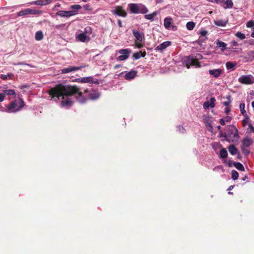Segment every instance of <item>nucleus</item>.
Segmentation results:
<instances>
[{
	"label": "nucleus",
	"mask_w": 254,
	"mask_h": 254,
	"mask_svg": "<svg viewBox=\"0 0 254 254\" xmlns=\"http://www.w3.org/2000/svg\"><path fill=\"white\" fill-rule=\"evenodd\" d=\"M236 65V63H233L230 62H227L226 66L228 69H234V67Z\"/></svg>",
	"instance_id": "nucleus-32"
},
{
	"label": "nucleus",
	"mask_w": 254,
	"mask_h": 254,
	"mask_svg": "<svg viewBox=\"0 0 254 254\" xmlns=\"http://www.w3.org/2000/svg\"><path fill=\"white\" fill-rule=\"evenodd\" d=\"M178 128H179V130H180L181 132H184V130L185 129H184V128H183V127L179 126V127H178Z\"/></svg>",
	"instance_id": "nucleus-54"
},
{
	"label": "nucleus",
	"mask_w": 254,
	"mask_h": 254,
	"mask_svg": "<svg viewBox=\"0 0 254 254\" xmlns=\"http://www.w3.org/2000/svg\"><path fill=\"white\" fill-rule=\"evenodd\" d=\"M172 18L171 17H166L164 20V25L165 27L167 29H169L172 27L173 28L174 26H172Z\"/></svg>",
	"instance_id": "nucleus-15"
},
{
	"label": "nucleus",
	"mask_w": 254,
	"mask_h": 254,
	"mask_svg": "<svg viewBox=\"0 0 254 254\" xmlns=\"http://www.w3.org/2000/svg\"><path fill=\"white\" fill-rule=\"evenodd\" d=\"M227 101H225L223 102V104L227 107H229V105L231 103V100H230V96H228L227 97Z\"/></svg>",
	"instance_id": "nucleus-41"
},
{
	"label": "nucleus",
	"mask_w": 254,
	"mask_h": 254,
	"mask_svg": "<svg viewBox=\"0 0 254 254\" xmlns=\"http://www.w3.org/2000/svg\"><path fill=\"white\" fill-rule=\"evenodd\" d=\"M247 26L249 28H254V21H249L247 23Z\"/></svg>",
	"instance_id": "nucleus-42"
},
{
	"label": "nucleus",
	"mask_w": 254,
	"mask_h": 254,
	"mask_svg": "<svg viewBox=\"0 0 254 254\" xmlns=\"http://www.w3.org/2000/svg\"><path fill=\"white\" fill-rule=\"evenodd\" d=\"M252 106L254 108V101L252 102Z\"/></svg>",
	"instance_id": "nucleus-61"
},
{
	"label": "nucleus",
	"mask_w": 254,
	"mask_h": 254,
	"mask_svg": "<svg viewBox=\"0 0 254 254\" xmlns=\"http://www.w3.org/2000/svg\"><path fill=\"white\" fill-rule=\"evenodd\" d=\"M238 80L243 84H251L254 83V77L251 75H242Z\"/></svg>",
	"instance_id": "nucleus-8"
},
{
	"label": "nucleus",
	"mask_w": 254,
	"mask_h": 254,
	"mask_svg": "<svg viewBox=\"0 0 254 254\" xmlns=\"http://www.w3.org/2000/svg\"><path fill=\"white\" fill-rule=\"evenodd\" d=\"M35 38L36 40H41L43 38V32L41 31H37L35 34Z\"/></svg>",
	"instance_id": "nucleus-27"
},
{
	"label": "nucleus",
	"mask_w": 254,
	"mask_h": 254,
	"mask_svg": "<svg viewBox=\"0 0 254 254\" xmlns=\"http://www.w3.org/2000/svg\"><path fill=\"white\" fill-rule=\"evenodd\" d=\"M71 10L69 11L60 10L57 12V15L61 17H70L76 15L78 12V10L81 8V6L79 4H75L71 6Z\"/></svg>",
	"instance_id": "nucleus-4"
},
{
	"label": "nucleus",
	"mask_w": 254,
	"mask_h": 254,
	"mask_svg": "<svg viewBox=\"0 0 254 254\" xmlns=\"http://www.w3.org/2000/svg\"><path fill=\"white\" fill-rule=\"evenodd\" d=\"M119 53L122 55L117 57V60L122 61L127 59V49L121 50Z\"/></svg>",
	"instance_id": "nucleus-14"
},
{
	"label": "nucleus",
	"mask_w": 254,
	"mask_h": 254,
	"mask_svg": "<svg viewBox=\"0 0 254 254\" xmlns=\"http://www.w3.org/2000/svg\"><path fill=\"white\" fill-rule=\"evenodd\" d=\"M78 80L82 83L91 82V81H92L93 77L91 76L82 77L78 78Z\"/></svg>",
	"instance_id": "nucleus-24"
},
{
	"label": "nucleus",
	"mask_w": 254,
	"mask_h": 254,
	"mask_svg": "<svg viewBox=\"0 0 254 254\" xmlns=\"http://www.w3.org/2000/svg\"><path fill=\"white\" fill-rule=\"evenodd\" d=\"M24 106V102L22 99L19 98L11 102L7 106L8 111L10 113H16L20 111Z\"/></svg>",
	"instance_id": "nucleus-3"
},
{
	"label": "nucleus",
	"mask_w": 254,
	"mask_h": 254,
	"mask_svg": "<svg viewBox=\"0 0 254 254\" xmlns=\"http://www.w3.org/2000/svg\"><path fill=\"white\" fill-rule=\"evenodd\" d=\"M233 188V186H231L229 187V190H231Z\"/></svg>",
	"instance_id": "nucleus-62"
},
{
	"label": "nucleus",
	"mask_w": 254,
	"mask_h": 254,
	"mask_svg": "<svg viewBox=\"0 0 254 254\" xmlns=\"http://www.w3.org/2000/svg\"><path fill=\"white\" fill-rule=\"evenodd\" d=\"M230 112V107H227L225 108V112L226 114H228Z\"/></svg>",
	"instance_id": "nucleus-49"
},
{
	"label": "nucleus",
	"mask_w": 254,
	"mask_h": 254,
	"mask_svg": "<svg viewBox=\"0 0 254 254\" xmlns=\"http://www.w3.org/2000/svg\"><path fill=\"white\" fill-rule=\"evenodd\" d=\"M245 105L244 103H241L240 105V111L241 112V113L244 115L245 116L246 115V111L245 109Z\"/></svg>",
	"instance_id": "nucleus-37"
},
{
	"label": "nucleus",
	"mask_w": 254,
	"mask_h": 254,
	"mask_svg": "<svg viewBox=\"0 0 254 254\" xmlns=\"http://www.w3.org/2000/svg\"><path fill=\"white\" fill-rule=\"evenodd\" d=\"M190 65H194V66H196L197 67H200V65L198 63V62L197 60H196V59L191 60L190 64H187V65H186L188 68H190Z\"/></svg>",
	"instance_id": "nucleus-25"
},
{
	"label": "nucleus",
	"mask_w": 254,
	"mask_h": 254,
	"mask_svg": "<svg viewBox=\"0 0 254 254\" xmlns=\"http://www.w3.org/2000/svg\"><path fill=\"white\" fill-rule=\"evenodd\" d=\"M214 23L217 26H224L227 23V21L222 19H217L214 20Z\"/></svg>",
	"instance_id": "nucleus-23"
},
{
	"label": "nucleus",
	"mask_w": 254,
	"mask_h": 254,
	"mask_svg": "<svg viewBox=\"0 0 254 254\" xmlns=\"http://www.w3.org/2000/svg\"><path fill=\"white\" fill-rule=\"evenodd\" d=\"M136 75V72L135 70H131L128 72V79H132Z\"/></svg>",
	"instance_id": "nucleus-33"
},
{
	"label": "nucleus",
	"mask_w": 254,
	"mask_h": 254,
	"mask_svg": "<svg viewBox=\"0 0 254 254\" xmlns=\"http://www.w3.org/2000/svg\"><path fill=\"white\" fill-rule=\"evenodd\" d=\"M243 123L244 126H246L247 124L249 126V124H251L250 123H249L248 120L245 119L243 121Z\"/></svg>",
	"instance_id": "nucleus-47"
},
{
	"label": "nucleus",
	"mask_w": 254,
	"mask_h": 254,
	"mask_svg": "<svg viewBox=\"0 0 254 254\" xmlns=\"http://www.w3.org/2000/svg\"><path fill=\"white\" fill-rule=\"evenodd\" d=\"M0 77L1 79H2V80H6L7 79V75H5V74H1L0 75Z\"/></svg>",
	"instance_id": "nucleus-45"
},
{
	"label": "nucleus",
	"mask_w": 254,
	"mask_h": 254,
	"mask_svg": "<svg viewBox=\"0 0 254 254\" xmlns=\"http://www.w3.org/2000/svg\"><path fill=\"white\" fill-rule=\"evenodd\" d=\"M146 55V53L145 51H139L137 52L132 55V57L134 60H138L140 59L141 57H144Z\"/></svg>",
	"instance_id": "nucleus-17"
},
{
	"label": "nucleus",
	"mask_w": 254,
	"mask_h": 254,
	"mask_svg": "<svg viewBox=\"0 0 254 254\" xmlns=\"http://www.w3.org/2000/svg\"><path fill=\"white\" fill-rule=\"evenodd\" d=\"M125 77L126 79H127V73H126V74L125 75Z\"/></svg>",
	"instance_id": "nucleus-63"
},
{
	"label": "nucleus",
	"mask_w": 254,
	"mask_h": 254,
	"mask_svg": "<svg viewBox=\"0 0 254 254\" xmlns=\"http://www.w3.org/2000/svg\"><path fill=\"white\" fill-rule=\"evenodd\" d=\"M100 96V94L99 92L96 91H94L91 93L89 95V97L91 99L96 100L98 99Z\"/></svg>",
	"instance_id": "nucleus-26"
},
{
	"label": "nucleus",
	"mask_w": 254,
	"mask_h": 254,
	"mask_svg": "<svg viewBox=\"0 0 254 254\" xmlns=\"http://www.w3.org/2000/svg\"><path fill=\"white\" fill-rule=\"evenodd\" d=\"M29 4H36L37 5H44V2L42 0H37L34 1H32L31 2L29 3Z\"/></svg>",
	"instance_id": "nucleus-35"
},
{
	"label": "nucleus",
	"mask_w": 254,
	"mask_h": 254,
	"mask_svg": "<svg viewBox=\"0 0 254 254\" xmlns=\"http://www.w3.org/2000/svg\"><path fill=\"white\" fill-rule=\"evenodd\" d=\"M82 67L76 66H68L61 69V73L63 74L71 72L72 71L79 70Z\"/></svg>",
	"instance_id": "nucleus-10"
},
{
	"label": "nucleus",
	"mask_w": 254,
	"mask_h": 254,
	"mask_svg": "<svg viewBox=\"0 0 254 254\" xmlns=\"http://www.w3.org/2000/svg\"><path fill=\"white\" fill-rule=\"evenodd\" d=\"M249 128L251 131L254 133V127L252 125V124H249Z\"/></svg>",
	"instance_id": "nucleus-51"
},
{
	"label": "nucleus",
	"mask_w": 254,
	"mask_h": 254,
	"mask_svg": "<svg viewBox=\"0 0 254 254\" xmlns=\"http://www.w3.org/2000/svg\"><path fill=\"white\" fill-rule=\"evenodd\" d=\"M252 31L251 36L254 38V27L252 28Z\"/></svg>",
	"instance_id": "nucleus-57"
},
{
	"label": "nucleus",
	"mask_w": 254,
	"mask_h": 254,
	"mask_svg": "<svg viewBox=\"0 0 254 254\" xmlns=\"http://www.w3.org/2000/svg\"><path fill=\"white\" fill-rule=\"evenodd\" d=\"M92 32V28L89 27L87 26L84 29V31L83 33H85L86 35L88 34L90 35Z\"/></svg>",
	"instance_id": "nucleus-39"
},
{
	"label": "nucleus",
	"mask_w": 254,
	"mask_h": 254,
	"mask_svg": "<svg viewBox=\"0 0 254 254\" xmlns=\"http://www.w3.org/2000/svg\"><path fill=\"white\" fill-rule=\"evenodd\" d=\"M88 91V89H86L85 91H84V92L85 93H87Z\"/></svg>",
	"instance_id": "nucleus-64"
},
{
	"label": "nucleus",
	"mask_w": 254,
	"mask_h": 254,
	"mask_svg": "<svg viewBox=\"0 0 254 254\" xmlns=\"http://www.w3.org/2000/svg\"><path fill=\"white\" fill-rule=\"evenodd\" d=\"M222 6L224 8H231L233 6V3L232 0H221Z\"/></svg>",
	"instance_id": "nucleus-19"
},
{
	"label": "nucleus",
	"mask_w": 254,
	"mask_h": 254,
	"mask_svg": "<svg viewBox=\"0 0 254 254\" xmlns=\"http://www.w3.org/2000/svg\"><path fill=\"white\" fill-rule=\"evenodd\" d=\"M236 36L241 40H243L246 38L245 34L240 32L236 33Z\"/></svg>",
	"instance_id": "nucleus-40"
},
{
	"label": "nucleus",
	"mask_w": 254,
	"mask_h": 254,
	"mask_svg": "<svg viewBox=\"0 0 254 254\" xmlns=\"http://www.w3.org/2000/svg\"><path fill=\"white\" fill-rule=\"evenodd\" d=\"M7 76V77H9V78L12 79L13 77H14V74L12 73H8Z\"/></svg>",
	"instance_id": "nucleus-52"
},
{
	"label": "nucleus",
	"mask_w": 254,
	"mask_h": 254,
	"mask_svg": "<svg viewBox=\"0 0 254 254\" xmlns=\"http://www.w3.org/2000/svg\"><path fill=\"white\" fill-rule=\"evenodd\" d=\"M208 1L219 3L221 2V0H207Z\"/></svg>",
	"instance_id": "nucleus-46"
},
{
	"label": "nucleus",
	"mask_w": 254,
	"mask_h": 254,
	"mask_svg": "<svg viewBox=\"0 0 254 254\" xmlns=\"http://www.w3.org/2000/svg\"><path fill=\"white\" fill-rule=\"evenodd\" d=\"M198 34L200 35L201 36H203L204 37V39H203V40H205L207 39V35L208 34V31L205 30H201L198 31Z\"/></svg>",
	"instance_id": "nucleus-31"
},
{
	"label": "nucleus",
	"mask_w": 254,
	"mask_h": 254,
	"mask_svg": "<svg viewBox=\"0 0 254 254\" xmlns=\"http://www.w3.org/2000/svg\"><path fill=\"white\" fill-rule=\"evenodd\" d=\"M248 55L250 58L254 59V51L249 52Z\"/></svg>",
	"instance_id": "nucleus-43"
},
{
	"label": "nucleus",
	"mask_w": 254,
	"mask_h": 254,
	"mask_svg": "<svg viewBox=\"0 0 254 254\" xmlns=\"http://www.w3.org/2000/svg\"><path fill=\"white\" fill-rule=\"evenodd\" d=\"M52 1V0H45L44 1H43V2H44V5H46L47 4H48L49 3H50Z\"/></svg>",
	"instance_id": "nucleus-48"
},
{
	"label": "nucleus",
	"mask_w": 254,
	"mask_h": 254,
	"mask_svg": "<svg viewBox=\"0 0 254 254\" xmlns=\"http://www.w3.org/2000/svg\"><path fill=\"white\" fill-rule=\"evenodd\" d=\"M215 99L214 97L211 98L210 101H206L203 104V108L205 109L209 107L213 108L215 107Z\"/></svg>",
	"instance_id": "nucleus-12"
},
{
	"label": "nucleus",
	"mask_w": 254,
	"mask_h": 254,
	"mask_svg": "<svg viewBox=\"0 0 254 254\" xmlns=\"http://www.w3.org/2000/svg\"><path fill=\"white\" fill-rule=\"evenodd\" d=\"M195 26V24L194 22L192 21L188 22L186 24V27L188 30H192L193 29Z\"/></svg>",
	"instance_id": "nucleus-28"
},
{
	"label": "nucleus",
	"mask_w": 254,
	"mask_h": 254,
	"mask_svg": "<svg viewBox=\"0 0 254 254\" xmlns=\"http://www.w3.org/2000/svg\"><path fill=\"white\" fill-rule=\"evenodd\" d=\"M220 157L222 158H226L228 156V153L225 148H222L220 152Z\"/></svg>",
	"instance_id": "nucleus-30"
},
{
	"label": "nucleus",
	"mask_w": 254,
	"mask_h": 254,
	"mask_svg": "<svg viewBox=\"0 0 254 254\" xmlns=\"http://www.w3.org/2000/svg\"><path fill=\"white\" fill-rule=\"evenodd\" d=\"M132 32L134 37V46L138 49L143 47L144 44L143 42L145 39L144 33L135 28L132 30Z\"/></svg>",
	"instance_id": "nucleus-2"
},
{
	"label": "nucleus",
	"mask_w": 254,
	"mask_h": 254,
	"mask_svg": "<svg viewBox=\"0 0 254 254\" xmlns=\"http://www.w3.org/2000/svg\"><path fill=\"white\" fill-rule=\"evenodd\" d=\"M203 121L205 125L207 127H211L213 122L212 118L209 116H204Z\"/></svg>",
	"instance_id": "nucleus-18"
},
{
	"label": "nucleus",
	"mask_w": 254,
	"mask_h": 254,
	"mask_svg": "<svg viewBox=\"0 0 254 254\" xmlns=\"http://www.w3.org/2000/svg\"><path fill=\"white\" fill-rule=\"evenodd\" d=\"M48 93L52 99L57 98L58 100L62 99L61 105L64 107H70L73 104V101L70 96L77 93V100L81 98V102H84L86 99L82 96V93L79 91V89L75 86L66 85L58 84L48 91Z\"/></svg>",
	"instance_id": "nucleus-1"
},
{
	"label": "nucleus",
	"mask_w": 254,
	"mask_h": 254,
	"mask_svg": "<svg viewBox=\"0 0 254 254\" xmlns=\"http://www.w3.org/2000/svg\"><path fill=\"white\" fill-rule=\"evenodd\" d=\"M89 7H90V6L88 4H86V5H84V7L85 9H86V10H89Z\"/></svg>",
	"instance_id": "nucleus-55"
},
{
	"label": "nucleus",
	"mask_w": 254,
	"mask_h": 254,
	"mask_svg": "<svg viewBox=\"0 0 254 254\" xmlns=\"http://www.w3.org/2000/svg\"><path fill=\"white\" fill-rule=\"evenodd\" d=\"M238 177H239L238 173L235 170H233L232 171V178L234 180H236L238 179Z\"/></svg>",
	"instance_id": "nucleus-38"
},
{
	"label": "nucleus",
	"mask_w": 254,
	"mask_h": 254,
	"mask_svg": "<svg viewBox=\"0 0 254 254\" xmlns=\"http://www.w3.org/2000/svg\"><path fill=\"white\" fill-rule=\"evenodd\" d=\"M209 74L213 77L219 78L223 73V70L221 68L210 69Z\"/></svg>",
	"instance_id": "nucleus-9"
},
{
	"label": "nucleus",
	"mask_w": 254,
	"mask_h": 254,
	"mask_svg": "<svg viewBox=\"0 0 254 254\" xmlns=\"http://www.w3.org/2000/svg\"><path fill=\"white\" fill-rule=\"evenodd\" d=\"M78 38L81 42H85L86 41H89L90 38L85 34V33H82L78 35Z\"/></svg>",
	"instance_id": "nucleus-20"
},
{
	"label": "nucleus",
	"mask_w": 254,
	"mask_h": 254,
	"mask_svg": "<svg viewBox=\"0 0 254 254\" xmlns=\"http://www.w3.org/2000/svg\"><path fill=\"white\" fill-rule=\"evenodd\" d=\"M228 150L232 155H235L238 153V149L233 145H230L228 147Z\"/></svg>",
	"instance_id": "nucleus-22"
},
{
	"label": "nucleus",
	"mask_w": 254,
	"mask_h": 254,
	"mask_svg": "<svg viewBox=\"0 0 254 254\" xmlns=\"http://www.w3.org/2000/svg\"><path fill=\"white\" fill-rule=\"evenodd\" d=\"M5 98V95L3 93H0V102H2Z\"/></svg>",
	"instance_id": "nucleus-44"
},
{
	"label": "nucleus",
	"mask_w": 254,
	"mask_h": 254,
	"mask_svg": "<svg viewBox=\"0 0 254 254\" xmlns=\"http://www.w3.org/2000/svg\"><path fill=\"white\" fill-rule=\"evenodd\" d=\"M220 123L221 125L224 126L225 124V121L224 119H221L220 120Z\"/></svg>",
	"instance_id": "nucleus-53"
},
{
	"label": "nucleus",
	"mask_w": 254,
	"mask_h": 254,
	"mask_svg": "<svg viewBox=\"0 0 254 254\" xmlns=\"http://www.w3.org/2000/svg\"><path fill=\"white\" fill-rule=\"evenodd\" d=\"M243 151L246 154H248L249 153V150L247 149H246V148H245V151H244L243 150Z\"/></svg>",
	"instance_id": "nucleus-56"
},
{
	"label": "nucleus",
	"mask_w": 254,
	"mask_h": 254,
	"mask_svg": "<svg viewBox=\"0 0 254 254\" xmlns=\"http://www.w3.org/2000/svg\"><path fill=\"white\" fill-rule=\"evenodd\" d=\"M224 119L225 120V122H229L231 121V117L230 116H227Z\"/></svg>",
	"instance_id": "nucleus-50"
},
{
	"label": "nucleus",
	"mask_w": 254,
	"mask_h": 254,
	"mask_svg": "<svg viewBox=\"0 0 254 254\" xmlns=\"http://www.w3.org/2000/svg\"><path fill=\"white\" fill-rule=\"evenodd\" d=\"M157 12H154L153 13L147 15H145V17L146 19L149 20H153L154 18L156 16Z\"/></svg>",
	"instance_id": "nucleus-34"
},
{
	"label": "nucleus",
	"mask_w": 254,
	"mask_h": 254,
	"mask_svg": "<svg viewBox=\"0 0 254 254\" xmlns=\"http://www.w3.org/2000/svg\"><path fill=\"white\" fill-rule=\"evenodd\" d=\"M129 8L133 13H145L147 11L146 7L141 4H130Z\"/></svg>",
	"instance_id": "nucleus-6"
},
{
	"label": "nucleus",
	"mask_w": 254,
	"mask_h": 254,
	"mask_svg": "<svg viewBox=\"0 0 254 254\" xmlns=\"http://www.w3.org/2000/svg\"><path fill=\"white\" fill-rule=\"evenodd\" d=\"M170 45L171 42L170 41H166L159 45L155 49L159 51H162L169 47Z\"/></svg>",
	"instance_id": "nucleus-16"
},
{
	"label": "nucleus",
	"mask_w": 254,
	"mask_h": 254,
	"mask_svg": "<svg viewBox=\"0 0 254 254\" xmlns=\"http://www.w3.org/2000/svg\"><path fill=\"white\" fill-rule=\"evenodd\" d=\"M41 13V11L38 10L31 9L28 8L24 10L19 11L17 12V15L18 16H26L27 15H35L40 14Z\"/></svg>",
	"instance_id": "nucleus-7"
},
{
	"label": "nucleus",
	"mask_w": 254,
	"mask_h": 254,
	"mask_svg": "<svg viewBox=\"0 0 254 254\" xmlns=\"http://www.w3.org/2000/svg\"><path fill=\"white\" fill-rule=\"evenodd\" d=\"M253 143V140L249 137H246L243 141L242 149L245 151V148L249 147Z\"/></svg>",
	"instance_id": "nucleus-11"
},
{
	"label": "nucleus",
	"mask_w": 254,
	"mask_h": 254,
	"mask_svg": "<svg viewBox=\"0 0 254 254\" xmlns=\"http://www.w3.org/2000/svg\"><path fill=\"white\" fill-rule=\"evenodd\" d=\"M91 83H94L95 84H99V81L98 80H96V81H93V79L92 80V81H91Z\"/></svg>",
	"instance_id": "nucleus-58"
},
{
	"label": "nucleus",
	"mask_w": 254,
	"mask_h": 254,
	"mask_svg": "<svg viewBox=\"0 0 254 254\" xmlns=\"http://www.w3.org/2000/svg\"><path fill=\"white\" fill-rule=\"evenodd\" d=\"M113 11L114 14L120 16H126L127 14L126 12L121 6L116 7Z\"/></svg>",
	"instance_id": "nucleus-13"
},
{
	"label": "nucleus",
	"mask_w": 254,
	"mask_h": 254,
	"mask_svg": "<svg viewBox=\"0 0 254 254\" xmlns=\"http://www.w3.org/2000/svg\"><path fill=\"white\" fill-rule=\"evenodd\" d=\"M3 93L5 95H15V91L13 89H9V90H5L3 91Z\"/></svg>",
	"instance_id": "nucleus-36"
},
{
	"label": "nucleus",
	"mask_w": 254,
	"mask_h": 254,
	"mask_svg": "<svg viewBox=\"0 0 254 254\" xmlns=\"http://www.w3.org/2000/svg\"><path fill=\"white\" fill-rule=\"evenodd\" d=\"M229 132L230 133L226 136V140L229 142H237L240 138L237 128L234 126H231Z\"/></svg>",
	"instance_id": "nucleus-5"
},
{
	"label": "nucleus",
	"mask_w": 254,
	"mask_h": 254,
	"mask_svg": "<svg viewBox=\"0 0 254 254\" xmlns=\"http://www.w3.org/2000/svg\"><path fill=\"white\" fill-rule=\"evenodd\" d=\"M234 165L238 170L242 171H244V167L241 163L239 162H235L234 163Z\"/></svg>",
	"instance_id": "nucleus-29"
},
{
	"label": "nucleus",
	"mask_w": 254,
	"mask_h": 254,
	"mask_svg": "<svg viewBox=\"0 0 254 254\" xmlns=\"http://www.w3.org/2000/svg\"><path fill=\"white\" fill-rule=\"evenodd\" d=\"M217 46L221 48L222 52H224L226 49V44L223 42L217 40L216 42Z\"/></svg>",
	"instance_id": "nucleus-21"
},
{
	"label": "nucleus",
	"mask_w": 254,
	"mask_h": 254,
	"mask_svg": "<svg viewBox=\"0 0 254 254\" xmlns=\"http://www.w3.org/2000/svg\"><path fill=\"white\" fill-rule=\"evenodd\" d=\"M120 67H121V65H120V64L116 65L115 66V68L116 69V68H119Z\"/></svg>",
	"instance_id": "nucleus-60"
},
{
	"label": "nucleus",
	"mask_w": 254,
	"mask_h": 254,
	"mask_svg": "<svg viewBox=\"0 0 254 254\" xmlns=\"http://www.w3.org/2000/svg\"><path fill=\"white\" fill-rule=\"evenodd\" d=\"M118 24L120 27H122V22L121 20H118Z\"/></svg>",
	"instance_id": "nucleus-59"
}]
</instances>
